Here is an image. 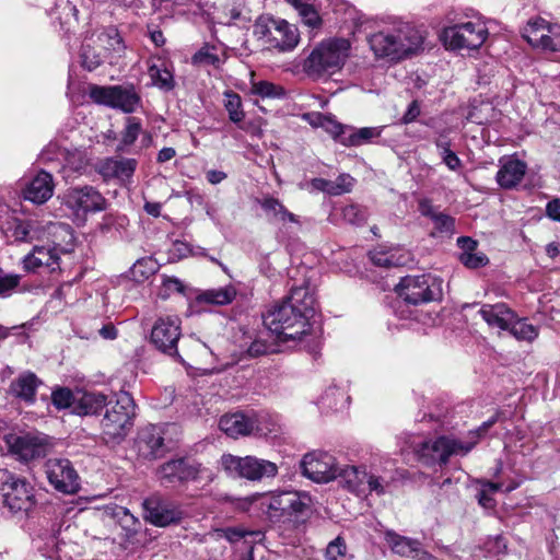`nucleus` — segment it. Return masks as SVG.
<instances>
[{
	"mask_svg": "<svg viewBox=\"0 0 560 560\" xmlns=\"http://www.w3.org/2000/svg\"><path fill=\"white\" fill-rule=\"evenodd\" d=\"M158 262L152 258L138 259L130 269V276L136 282L148 280L158 271Z\"/></svg>",
	"mask_w": 560,
	"mask_h": 560,
	"instance_id": "nucleus-43",
	"label": "nucleus"
},
{
	"mask_svg": "<svg viewBox=\"0 0 560 560\" xmlns=\"http://www.w3.org/2000/svg\"><path fill=\"white\" fill-rule=\"evenodd\" d=\"M81 57L83 66L88 70L92 71L102 63L104 56L102 55L101 49L97 48L96 50L91 47L90 43H85L82 46Z\"/></svg>",
	"mask_w": 560,
	"mask_h": 560,
	"instance_id": "nucleus-49",
	"label": "nucleus"
},
{
	"mask_svg": "<svg viewBox=\"0 0 560 560\" xmlns=\"http://www.w3.org/2000/svg\"><path fill=\"white\" fill-rule=\"evenodd\" d=\"M457 245L462 249V253H472L477 249V242L468 236L458 237Z\"/></svg>",
	"mask_w": 560,
	"mask_h": 560,
	"instance_id": "nucleus-63",
	"label": "nucleus"
},
{
	"mask_svg": "<svg viewBox=\"0 0 560 560\" xmlns=\"http://www.w3.org/2000/svg\"><path fill=\"white\" fill-rule=\"evenodd\" d=\"M354 179L349 174L339 175L334 183L335 196L349 192L353 186Z\"/></svg>",
	"mask_w": 560,
	"mask_h": 560,
	"instance_id": "nucleus-56",
	"label": "nucleus"
},
{
	"mask_svg": "<svg viewBox=\"0 0 560 560\" xmlns=\"http://www.w3.org/2000/svg\"><path fill=\"white\" fill-rule=\"evenodd\" d=\"M54 192V182L49 173L40 171L25 187L24 198L42 205L46 202Z\"/></svg>",
	"mask_w": 560,
	"mask_h": 560,
	"instance_id": "nucleus-27",
	"label": "nucleus"
},
{
	"mask_svg": "<svg viewBox=\"0 0 560 560\" xmlns=\"http://www.w3.org/2000/svg\"><path fill=\"white\" fill-rule=\"evenodd\" d=\"M182 337V320L176 315L159 316L152 325L150 342L160 352L171 357L177 362H184L178 350Z\"/></svg>",
	"mask_w": 560,
	"mask_h": 560,
	"instance_id": "nucleus-6",
	"label": "nucleus"
},
{
	"mask_svg": "<svg viewBox=\"0 0 560 560\" xmlns=\"http://www.w3.org/2000/svg\"><path fill=\"white\" fill-rule=\"evenodd\" d=\"M136 405L127 392L114 393L105 406L102 420L103 434L110 440H121L132 425Z\"/></svg>",
	"mask_w": 560,
	"mask_h": 560,
	"instance_id": "nucleus-4",
	"label": "nucleus"
},
{
	"mask_svg": "<svg viewBox=\"0 0 560 560\" xmlns=\"http://www.w3.org/2000/svg\"><path fill=\"white\" fill-rule=\"evenodd\" d=\"M91 100L100 105L133 113L141 104V98L132 85L101 86L92 84L89 88Z\"/></svg>",
	"mask_w": 560,
	"mask_h": 560,
	"instance_id": "nucleus-9",
	"label": "nucleus"
},
{
	"mask_svg": "<svg viewBox=\"0 0 560 560\" xmlns=\"http://www.w3.org/2000/svg\"><path fill=\"white\" fill-rule=\"evenodd\" d=\"M482 319L491 328L508 330L513 323L514 312L504 303L483 304L479 310Z\"/></svg>",
	"mask_w": 560,
	"mask_h": 560,
	"instance_id": "nucleus-26",
	"label": "nucleus"
},
{
	"mask_svg": "<svg viewBox=\"0 0 560 560\" xmlns=\"http://www.w3.org/2000/svg\"><path fill=\"white\" fill-rule=\"evenodd\" d=\"M237 291L234 285L229 284L222 288L209 289L198 295L200 303L223 306L232 303Z\"/></svg>",
	"mask_w": 560,
	"mask_h": 560,
	"instance_id": "nucleus-36",
	"label": "nucleus"
},
{
	"mask_svg": "<svg viewBox=\"0 0 560 560\" xmlns=\"http://www.w3.org/2000/svg\"><path fill=\"white\" fill-rule=\"evenodd\" d=\"M350 51L345 38H332L318 44L303 62V71L312 79H327L339 72Z\"/></svg>",
	"mask_w": 560,
	"mask_h": 560,
	"instance_id": "nucleus-3",
	"label": "nucleus"
},
{
	"mask_svg": "<svg viewBox=\"0 0 560 560\" xmlns=\"http://www.w3.org/2000/svg\"><path fill=\"white\" fill-rule=\"evenodd\" d=\"M396 292L405 302L413 305L441 299L442 280L429 275L404 277Z\"/></svg>",
	"mask_w": 560,
	"mask_h": 560,
	"instance_id": "nucleus-7",
	"label": "nucleus"
},
{
	"mask_svg": "<svg viewBox=\"0 0 560 560\" xmlns=\"http://www.w3.org/2000/svg\"><path fill=\"white\" fill-rule=\"evenodd\" d=\"M326 560H346L347 546L340 536L331 540L325 550Z\"/></svg>",
	"mask_w": 560,
	"mask_h": 560,
	"instance_id": "nucleus-50",
	"label": "nucleus"
},
{
	"mask_svg": "<svg viewBox=\"0 0 560 560\" xmlns=\"http://www.w3.org/2000/svg\"><path fill=\"white\" fill-rule=\"evenodd\" d=\"M149 77L156 88L171 91L174 88L173 73L164 65H152L149 67Z\"/></svg>",
	"mask_w": 560,
	"mask_h": 560,
	"instance_id": "nucleus-42",
	"label": "nucleus"
},
{
	"mask_svg": "<svg viewBox=\"0 0 560 560\" xmlns=\"http://www.w3.org/2000/svg\"><path fill=\"white\" fill-rule=\"evenodd\" d=\"M381 131L374 127L353 129L349 127L348 137H342L341 144L347 147H359L371 139L378 137Z\"/></svg>",
	"mask_w": 560,
	"mask_h": 560,
	"instance_id": "nucleus-40",
	"label": "nucleus"
},
{
	"mask_svg": "<svg viewBox=\"0 0 560 560\" xmlns=\"http://www.w3.org/2000/svg\"><path fill=\"white\" fill-rule=\"evenodd\" d=\"M339 476H341L348 489L357 495L366 494V482L369 474L364 468L355 466H347L340 468Z\"/></svg>",
	"mask_w": 560,
	"mask_h": 560,
	"instance_id": "nucleus-33",
	"label": "nucleus"
},
{
	"mask_svg": "<svg viewBox=\"0 0 560 560\" xmlns=\"http://www.w3.org/2000/svg\"><path fill=\"white\" fill-rule=\"evenodd\" d=\"M5 443L9 451L23 462L44 457L49 450L46 436L37 433L9 434Z\"/></svg>",
	"mask_w": 560,
	"mask_h": 560,
	"instance_id": "nucleus-17",
	"label": "nucleus"
},
{
	"mask_svg": "<svg viewBox=\"0 0 560 560\" xmlns=\"http://www.w3.org/2000/svg\"><path fill=\"white\" fill-rule=\"evenodd\" d=\"M312 186L317 190H322L324 192L335 196L336 191L334 190L332 180H328V179H324V178H314L312 180Z\"/></svg>",
	"mask_w": 560,
	"mask_h": 560,
	"instance_id": "nucleus-61",
	"label": "nucleus"
},
{
	"mask_svg": "<svg viewBox=\"0 0 560 560\" xmlns=\"http://www.w3.org/2000/svg\"><path fill=\"white\" fill-rule=\"evenodd\" d=\"M546 212L551 220L560 222V198L549 201L546 206Z\"/></svg>",
	"mask_w": 560,
	"mask_h": 560,
	"instance_id": "nucleus-62",
	"label": "nucleus"
},
{
	"mask_svg": "<svg viewBox=\"0 0 560 560\" xmlns=\"http://www.w3.org/2000/svg\"><path fill=\"white\" fill-rule=\"evenodd\" d=\"M556 32H559L558 24H551L541 18H535L527 22L522 35L532 47L551 51Z\"/></svg>",
	"mask_w": 560,
	"mask_h": 560,
	"instance_id": "nucleus-21",
	"label": "nucleus"
},
{
	"mask_svg": "<svg viewBox=\"0 0 560 560\" xmlns=\"http://www.w3.org/2000/svg\"><path fill=\"white\" fill-rule=\"evenodd\" d=\"M215 534L218 537L225 538L232 544L244 540L250 547L256 542H261L265 538V533L262 530H252L242 526L219 528L215 530Z\"/></svg>",
	"mask_w": 560,
	"mask_h": 560,
	"instance_id": "nucleus-31",
	"label": "nucleus"
},
{
	"mask_svg": "<svg viewBox=\"0 0 560 560\" xmlns=\"http://www.w3.org/2000/svg\"><path fill=\"white\" fill-rule=\"evenodd\" d=\"M202 472L201 465L189 457L173 458L162 464L156 471L162 483L175 485L195 481Z\"/></svg>",
	"mask_w": 560,
	"mask_h": 560,
	"instance_id": "nucleus-18",
	"label": "nucleus"
},
{
	"mask_svg": "<svg viewBox=\"0 0 560 560\" xmlns=\"http://www.w3.org/2000/svg\"><path fill=\"white\" fill-rule=\"evenodd\" d=\"M133 159H107L101 165L100 173L106 178L128 179L136 170Z\"/></svg>",
	"mask_w": 560,
	"mask_h": 560,
	"instance_id": "nucleus-29",
	"label": "nucleus"
},
{
	"mask_svg": "<svg viewBox=\"0 0 560 560\" xmlns=\"http://www.w3.org/2000/svg\"><path fill=\"white\" fill-rule=\"evenodd\" d=\"M142 132V126L137 117H128L126 119V127L121 135V144L131 145Z\"/></svg>",
	"mask_w": 560,
	"mask_h": 560,
	"instance_id": "nucleus-48",
	"label": "nucleus"
},
{
	"mask_svg": "<svg viewBox=\"0 0 560 560\" xmlns=\"http://www.w3.org/2000/svg\"><path fill=\"white\" fill-rule=\"evenodd\" d=\"M221 464L230 475L249 480L273 477L278 472V467L275 463L253 456L237 457L228 454L222 456Z\"/></svg>",
	"mask_w": 560,
	"mask_h": 560,
	"instance_id": "nucleus-12",
	"label": "nucleus"
},
{
	"mask_svg": "<svg viewBox=\"0 0 560 560\" xmlns=\"http://www.w3.org/2000/svg\"><path fill=\"white\" fill-rule=\"evenodd\" d=\"M180 354L184 359V362H180L182 364H186V360L199 364L207 363L212 357V351L205 342L194 336H189L182 343Z\"/></svg>",
	"mask_w": 560,
	"mask_h": 560,
	"instance_id": "nucleus-28",
	"label": "nucleus"
},
{
	"mask_svg": "<svg viewBox=\"0 0 560 560\" xmlns=\"http://www.w3.org/2000/svg\"><path fill=\"white\" fill-rule=\"evenodd\" d=\"M45 474L55 490L74 494L80 490V478L71 462L66 458H50L45 463Z\"/></svg>",
	"mask_w": 560,
	"mask_h": 560,
	"instance_id": "nucleus-14",
	"label": "nucleus"
},
{
	"mask_svg": "<svg viewBox=\"0 0 560 560\" xmlns=\"http://www.w3.org/2000/svg\"><path fill=\"white\" fill-rule=\"evenodd\" d=\"M108 398L101 393H84L78 400L77 412L84 416L97 415L105 408Z\"/></svg>",
	"mask_w": 560,
	"mask_h": 560,
	"instance_id": "nucleus-38",
	"label": "nucleus"
},
{
	"mask_svg": "<svg viewBox=\"0 0 560 560\" xmlns=\"http://www.w3.org/2000/svg\"><path fill=\"white\" fill-rule=\"evenodd\" d=\"M252 93L262 98H281L284 96L282 86L265 80L253 82Z\"/></svg>",
	"mask_w": 560,
	"mask_h": 560,
	"instance_id": "nucleus-46",
	"label": "nucleus"
},
{
	"mask_svg": "<svg viewBox=\"0 0 560 560\" xmlns=\"http://www.w3.org/2000/svg\"><path fill=\"white\" fill-rule=\"evenodd\" d=\"M253 33L267 48L282 52L293 50L300 40L295 25L268 15L256 20Z\"/></svg>",
	"mask_w": 560,
	"mask_h": 560,
	"instance_id": "nucleus-5",
	"label": "nucleus"
},
{
	"mask_svg": "<svg viewBox=\"0 0 560 560\" xmlns=\"http://www.w3.org/2000/svg\"><path fill=\"white\" fill-rule=\"evenodd\" d=\"M95 36L96 39H91L102 52H119L124 49L121 37L115 27L105 28Z\"/></svg>",
	"mask_w": 560,
	"mask_h": 560,
	"instance_id": "nucleus-39",
	"label": "nucleus"
},
{
	"mask_svg": "<svg viewBox=\"0 0 560 560\" xmlns=\"http://www.w3.org/2000/svg\"><path fill=\"white\" fill-rule=\"evenodd\" d=\"M419 211L423 217L430 218L436 230L448 233L454 230V219L443 212H439L429 199L419 201Z\"/></svg>",
	"mask_w": 560,
	"mask_h": 560,
	"instance_id": "nucleus-35",
	"label": "nucleus"
},
{
	"mask_svg": "<svg viewBox=\"0 0 560 560\" xmlns=\"http://www.w3.org/2000/svg\"><path fill=\"white\" fill-rule=\"evenodd\" d=\"M270 221L285 224L287 222L299 224L298 217L290 212L282 202L273 197H265L258 201Z\"/></svg>",
	"mask_w": 560,
	"mask_h": 560,
	"instance_id": "nucleus-30",
	"label": "nucleus"
},
{
	"mask_svg": "<svg viewBox=\"0 0 560 560\" xmlns=\"http://www.w3.org/2000/svg\"><path fill=\"white\" fill-rule=\"evenodd\" d=\"M370 258L375 266L378 267H396L402 265L405 260L401 255H397L394 250H373L370 253Z\"/></svg>",
	"mask_w": 560,
	"mask_h": 560,
	"instance_id": "nucleus-45",
	"label": "nucleus"
},
{
	"mask_svg": "<svg viewBox=\"0 0 560 560\" xmlns=\"http://www.w3.org/2000/svg\"><path fill=\"white\" fill-rule=\"evenodd\" d=\"M462 264L470 269L486 266L489 261L488 257L481 252L462 253L459 256Z\"/></svg>",
	"mask_w": 560,
	"mask_h": 560,
	"instance_id": "nucleus-52",
	"label": "nucleus"
},
{
	"mask_svg": "<svg viewBox=\"0 0 560 560\" xmlns=\"http://www.w3.org/2000/svg\"><path fill=\"white\" fill-rule=\"evenodd\" d=\"M62 205L79 223H83L88 213L105 209V198L92 186L69 188L62 196Z\"/></svg>",
	"mask_w": 560,
	"mask_h": 560,
	"instance_id": "nucleus-10",
	"label": "nucleus"
},
{
	"mask_svg": "<svg viewBox=\"0 0 560 560\" xmlns=\"http://www.w3.org/2000/svg\"><path fill=\"white\" fill-rule=\"evenodd\" d=\"M420 115V106L417 101L409 104L407 112L402 117L405 124L412 122Z\"/></svg>",
	"mask_w": 560,
	"mask_h": 560,
	"instance_id": "nucleus-64",
	"label": "nucleus"
},
{
	"mask_svg": "<svg viewBox=\"0 0 560 560\" xmlns=\"http://www.w3.org/2000/svg\"><path fill=\"white\" fill-rule=\"evenodd\" d=\"M72 393L67 388H59L52 392L51 399L58 409L67 408L72 402Z\"/></svg>",
	"mask_w": 560,
	"mask_h": 560,
	"instance_id": "nucleus-55",
	"label": "nucleus"
},
{
	"mask_svg": "<svg viewBox=\"0 0 560 560\" xmlns=\"http://www.w3.org/2000/svg\"><path fill=\"white\" fill-rule=\"evenodd\" d=\"M316 311L315 287L304 279L290 294L264 315V325L280 341L299 340L311 330L310 319Z\"/></svg>",
	"mask_w": 560,
	"mask_h": 560,
	"instance_id": "nucleus-1",
	"label": "nucleus"
},
{
	"mask_svg": "<svg viewBox=\"0 0 560 560\" xmlns=\"http://www.w3.org/2000/svg\"><path fill=\"white\" fill-rule=\"evenodd\" d=\"M500 167L495 179L500 187L511 189L518 185L525 176L527 165L513 156H505L499 161Z\"/></svg>",
	"mask_w": 560,
	"mask_h": 560,
	"instance_id": "nucleus-23",
	"label": "nucleus"
},
{
	"mask_svg": "<svg viewBox=\"0 0 560 560\" xmlns=\"http://www.w3.org/2000/svg\"><path fill=\"white\" fill-rule=\"evenodd\" d=\"M301 467L305 477L318 483L329 482L340 472L336 458L329 453L320 451L304 455Z\"/></svg>",
	"mask_w": 560,
	"mask_h": 560,
	"instance_id": "nucleus-15",
	"label": "nucleus"
},
{
	"mask_svg": "<svg viewBox=\"0 0 560 560\" xmlns=\"http://www.w3.org/2000/svg\"><path fill=\"white\" fill-rule=\"evenodd\" d=\"M342 214L345 220L352 224H359L364 220L363 214L361 213L360 209L355 205H350L343 208Z\"/></svg>",
	"mask_w": 560,
	"mask_h": 560,
	"instance_id": "nucleus-58",
	"label": "nucleus"
},
{
	"mask_svg": "<svg viewBox=\"0 0 560 560\" xmlns=\"http://www.w3.org/2000/svg\"><path fill=\"white\" fill-rule=\"evenodd\" d=\"M368 44L375 58L397 62L419 51L423 37L409 23H399L371 34Z\"/></svg>",
	"mask_w": 560,
	"mask_h": 560,
	"instance_id": "nucleus-2",
	"label": "nucleus"
},
{
	"mask_svg": "<svg viewBox=\"0 0 560 560\" xmlns=\"http://www.w3.org/2000/svg\"><path fill=\"white\" fill-rule=\"evenodd\" d=\"M224 107L231 121L237 124L244 119L245 113L242 109V100L238 94L231 91L224 92Z\"/></svg>",
	"mask_w": 560,
	"mask_h": 560,
	"instance_id": "nucleus-44",
	"label": "nucleus"
},
{
	"mask_svg": "<svg viewBox=\"0 0 560 560\" xmlns=\"http://www.w3.org/2000/svg\"><path fill=\"white\" fill-rule=\"evenodd\" d=\"M138 455L144 459H156L165 453L164 431L156 424H148L138 432L136 440Z\"/></svg>",
	"mask_w": 560,
	"mask_h": 560,
	"instance_id": "nucleus-20",
	"label": "nucleus"
},
{
	"mask_svg": "<svg viewBox=\"0 0 560 560\" xmlns=\"http://www.w3.org/2000/svg\"><path fill=\"white\" fill-rule=\"evenodd\" d=\"M366 480V492H375L378 495L385 493V485L382 478L369 474Z\"/></svg>",
	"mask_w": 560,
	"mask_h": 560,
	"instance_id": "nucleus-59",
	"label": "nucleus"
},
{
	"mask_svg": "<svg viewBox=\"0 0 560 560\" xmlns=\"http://www.w3.org/2000/svg\"><path fill=\"white\" fill-rule=\"evenodd\" d=\"M384 538L390 550L400 557L413 560H434L428 551L421 548V544L417 539L401 536L390 529L384 533Z\"/></svg>",
	"mask_w": 560,
	"mask_h": 560,
	"instance_id": "nucleus-22",
	"label": "nucleus"
},
{
	"mask_svg": "<svg viewBox=\"0 0 560 560\" xmlns=\"http://www.w3.org/2000/svg\"><path fill=\"white\" fill-rule=\"evenodd\" d=\"M281 508L283 516H300L308 509V497L294 491H281Z\"/></svg>",
	"mask_w": 560,
	"mask_h": 560,
	"instance_id": "nucleus-34",
	"label": "nucleus"
},
{
	"mask_svg": "<svg viewBox=\"0 0 560 560\" xmlns=\"http://www.w3.org/2000/svg\"><path fill=\"white\" fill-rule=\"evenodd\" d=\"M508 331L515 337L517 340L533 341L538 336V328L527 323L526 319L518 318L514 314L513 323L509 327Z\"/></svg>",
	"mask_w": 560,
	"mask_h": 560,
	"instance_id": "nucleus-41",
	"label": "nucleus"
},
{
	"mask_svg": "<svg viewBox=\"0 0 560 560\" xmlns=\"http://www.w3.org/2000/svg\"><path fill=\"white\" fill-rule=\"evenodd\" d=\"M440 153L443 162L451 171H457L462 166V161L452 150Z\"/></svg>",
	"mask_w": 560,
	"mask_h": 560,
	"instance_id": "nucleus-60",
	"label": "nucleus"
},
{
	"mask_svg": "<svg viewBox=\"0 0 560 560\" xmlns=\"http://www.w3.org/2000/svg\"><path fill=\"white\" fill-rule=\"evenodd\" d=\"M40 381L32 372L21 374L14 382H12L10 389L12 394L26 402L35 400L36 389Z\"/></svg>",
	"mask_w": 560,
	"mask_h": 560,
	"instance_id": "nucleus-32",
	"label": "nucleus"
},
{
	"mask_svg": "<svg viewBox=\"0 0 560 560\" xmlns=\"http://www.w3.org/2000/svg\"><path fill=\"white\" fill-rule=\"evenodd\" d=\"M2 503L12 513H28L35 505L34 487L25 479L9 475L1 485Z\"/></svg>",
	"mask_w": 560,
	"mask_h": 560,
	"instance_id": "nucleus-11",
	"label": "nucleus"
},
{
	"mask_svg": "<svg viewBox=\"0 0 560 560\" xmlns=\"http://www.w3.org/2000/svg\"><path fill=\"white\" fill-rule=\"evenodd\" d=\"M316 119L317 120L312 121V124L319 125L325 128L340 143L342 137H348L349 127L342 126L339 122L322 115L316 116Z\"/></svg>",
	"mask_w": 560,
	"mask_h": 560,
	"instance_id": "nucleus-47",
	"label": "nucleus"
},
{
	"mask_svg": "<svg viewBox=\"0 0 560 560\" xmlns=\"http://www.w3.org/2000/svg\"><path fill=\"white\" fill-rule=\"evenodd\" d=\"M219 425L224 433L234 439L249 435L258 429L256 419L243 412L221 417Z\"/></svg>",
	"mask_w": 560,
	"mask_h": 560,
	"instance_id": "nucleus-25",
	"label": "nucleus"
},
{
	"mask_svg": "<svg viewBox=\"0 0 560 560\" xmlns=\"http://www.w3.org/2000/svg\"><path fill=\"white\" fill-rule=\"evenodd\" d=\"M192 62L196 65L217 66L220 62V58L209 48H202L192 56Z\"/></svg>",
	"mask_w": 560,
	"mask_h": 560,
	"instance_id": "nucleus-54",
	"label": "nucleus"
},
{
	"mask_svg": "<svg viewBox=\"0 0 560 560\" xmlns=\"http://www.w3.org/2000/svg\"><path fill=\"white\" fill-rule=\"evenodd\" d=\"M184 285L177 278H165L162 283L160 296L162 299L168 298L172 293H182Z\"/></svg>",
	"mask_w": 560,
	"mask_h": 560,
	"instance_id": "nucleus-53",
	"label": "nucleus"
},
{
	"mask_svg": "<svg viewBox=\"0 0 560 560\" xmlns=\"http://www.w3.org/2000/svg\"><path fill=\"white\" fill-rule=\"evenodd\" d=\"M488 34L483 22L467 21L445 27L442 32V40L453 50L478 49L486 42Z\"/></svg>",
	"mask_w": 560,
	"mask_h": 560,
	"instance_id": "nucleus-8",
	"label": "nucleus"
},
{
	"mask_svg": "<svg viewBox=\"0 0 560 560\" xmlns=\"http://www.w3.org/2000/svg\"><path fill=\"white\" fill-rule=\"evenodd\" d=\"M475 443L465 444L455 439L440 436L435 440L423 442L418 450V454L425 465H433L435 463L446 464L452 455H466L474 447Z\"/></svg>",
	"mask_w": 560,
	"mask_h": 560,
	"instance_id": "nucleus-13",
	"label": "nucleus"
},
{
	"mask_svg": "<svg viewBox=\"0 0 560 560\" xmlns=\"http://www.w3.org/2000/svg\"><path fill=\"white\" fill-rule=\"evenodd\" d=\"M58 230L68 231V225L60 223H49L47 226L42 225L36 220L14 219L8 232L15 242L31 243L36 240H44L46 234H55Z\"/></svg>",
	"mask_w": 560,
	"mask_h": 560,
	"instance_id": "nucleus-19",
	"label": "nucleus"
},
{
	"mask_svg": "<svg viewBox=\"0 0 560 560\" xmlns=\"http://www.w3.org/2000/svg\"><path fill=\"white\" fill-rule=\"evenodd\" d=\"M22 262L26 271H35L40 267H46L55 271L59 269V255L56 247L36 245L31 253L24 256Z\"/></svg>",
	"mask_w": 560,
	"mask_h": 560,
	"instance_id": "nucleus-24",
	"label": "nucleus"
},
{
	"mask_svg": "<svg viewBox=\"0 0 560 560\" xmlns=\"http://www.w3.org/2000/svg\"><path fill=\"white\" fill-rule=\"evenodd\" d=\"M20 283V276L0 269V298L9 296Z\"/></svg>",
	"mask_w": 560,
	"mask_h": 560,
	"instance_id": "nucleus-51",
	"label": "nucleus"
},
{
	"mask_svg": "<svg viewBox=\"0 0 560 560\" xmlns=\"http://www.w3.org/2000/svg\"><path fill=\"white\" fill-rule=\"evenodd\" d=\"M258 510L266 515L270 522H277L283 516L280 492L259 493Z\"/></svg>",
	"mask_w": 560,
	"mask_h": 560,
	"instance_id": "nucleus-37",
	"label": "nucleus"
},
{
	"mask_svg": "<svg viewBox=\"0 0 560 560\" xmlns=\"http://www.w3.org/2000/svg\"><path fill=\"white\" fill-rule=\"evenodd\" d=\"M258 498H259V493H255L249 497L234 499L232 501V504L234 505L235 509L243 511V512L249 511L252 508L258 510V502H259Z\"/></svg>",
	"mask_w": 560,
	"mask_h": 560,
	"instance_id": "nucleus-57",
	"label": "nucleus"
},
{
	"mask_svg": "<svg viewBox=\"0 0 560 560\" xmlns=\"http://www.w3.org/2000/svg\"><path fill=\"white\" fill-rule=\"evenodd\" d=\"M144 520L159 527L179 523L184 517L182 506L160 495H152L142 503Z\"/></svg>",
	"mask_w": 560,
	"mask_h": 560,
	"instance_id": "nucleus-16",
	"label": "nucleus"
}]
</instances>
